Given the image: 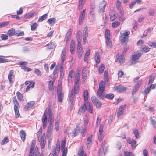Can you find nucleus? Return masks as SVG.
I'll return each instance as SVG.
<instances>
[{
    "mask_svg": "<svg viewBox=\"0 0 156 156\" xmlns=\"http://www.w3.org/2000/svg\"><path fill=\"white\" fill-rule=\"evenodd\" d=\"M79 92V90H78V92H76V89L73 88L71 92V95L69 97L70 101L71 104H72L74 98L75 94H77Z\"/></svg>",
    "mask_w": 156,
    "mask_h": 156,
    "instance_id": "obj_14",
    "label": "nucleus"
},
{
    "mask_svg": "<svg viewBox=\"0 0 156 156\" xmlns=\"http://www.w3.org/2000/svg\"><path fill=\"white\" fill-rule=\"evenodd\" d=\"M66 51L65 49H63L62 51L61 55V65H64V62L66 58Z\"/></svg>",
    "mask_w": 156,
    "mask_h": 156,
    "instance_id": "obj_16",
    "label": "nucleus"
},
{
    "mask_svg": "<svg viewBox=\"0 0 156 156\" xmlns=\"http://www.w3.org/2000/svg\"><path fill=\"white\" fill-rule=\"evenodd\" d=\"M56 151L58 152V153H59L60 151V143L59 140L57 142V143L56 145Z\"/></svg>",
    "mask_w": 156,
    "mask_h": 156,
    "instance_id": "obj_50",
    "label": "nucleus"
},
{
    "mask_svg": "<svg viewBox=\"0 0 156 156\" xmlns=\"http://www.w3.org/2000/svg\"><path fill=\"white\" fill-rule=\"evenodd\" d=\"M35 83L34 82L31 81L29 85L27 87L26 89V91L27 92L29 90L30 88L32 89L34 87Z\"/></svg>",
    "mask_w": 156,
    "mask_h": 156,
    "instance_id": "obj_28",
    "label": "nucleus"
},
{
    "mask_svg": "<svg viewBox=\"0 0 156 156\" xmlns=\"http://www.w3.org/2000/svg\"><path fill=\"white\" fill-rule=\"evenodd\" d=\"M47 114H48L49 115V121L50 122V124H51L52 125V122L54 120V116L52 112L51 111V110L49 109H47Z\"/></svg>",
    "mask_w": 156,
    "mask_h": 156,
    "instance_id": "obj_12",
    "label": "nucleus"
},
{
    "mask_svg": "<svg viewBox=\"0 0 156 156\" xmlns=\"http://www.w3.org/2000/svg\"><path fill=\"white\" fill-rule=\"evenodd\" d=\"M103 125L101 124L99 128V134L98 135V139L100 141H101L102 140L103 138Z\"/></svg>",
    "mask_w": 156,
    "mask_h": 156,
    "instance_id": "obj_13",
    "label": "nucleus"
},
{
    "mask_svg": "<svg viewBox=\"0 0 156 156\" xmlns=\"http://www.w3.org/2000/svg\"><path fill=\"white\" fill-rule=\"evenodd\" d=\"M87 73V68L85 67H83L82 74V76L83 79V80L82 81V83H83L85 80H86Z\"/></svg>",
    "mask_w": 156,
    "mask_h": 156,
    "instance_id": "obj_10",
    "label": "nucleus"
},
{
    "mask_svg": "<svg viewBox=\"0 0 156 156\" xmlns=\"http://www.w3.org/2000/svg\"><path fill=\"white\" fill-rule=\"evenodd\" d=\"M123 52H122V54L120 56H118L117 58L116 61V62H119L120 64L123 63L124 62V57L123 55Z\"/></svg>",
    "mask_w": 156,
    "mask_h": 156,
    "instance_id": "obj_19",
    "label": "nucleus"
},
{
    "mask_svg": "<svg viewBox=\"0 0 156 156\" xmlns=\"http://www.w3.org/2000/svg\"><path fill=\"white\" fill-rule=\"evenodd\" d=\"M148 45L154 48H156V43L151 42H149L148 43Z\"/></svg>",
    "mask_w": 156,
    "mask_h": 156,
    "instance_id": "obj_62",
    "label": "nucleus"
},
{
    "mask_svg": "<svg viewBox=\"0 0 156 156\" xmlns=\"http://www.w3.org/2000/svg\"><path fill=\"white\" fill-rule=\"evenodd\" d=\"M53 129V126L51 124H49L47 133V136L48 138L51 136Z\"/></svg>",
    "mask_w": 156,
    "mask_h": 156,
    "instance_id": "obj_20",
    "label": "nucleus"
},
{
    "mask_svg": "<svg viewBox=\"0 0 156 156\" xmlns=\"http://www.w3.org/2000/svg\"><path fill=\"white\" fill-rule=\"evenodd\" d=\"M84 105H85V109L90 113H92L93 110L92 105H90L88 102H86L84 103Z\"/></svg>",
    "mask_w": 156,
    "mask_h": 156,
    "instance_id": "obj_17",
    "label": "nucleus"
},
{
    "mask_svg": "<svg viewBox=\"0 0 156 156\" xmlns=\"http://www.w3.org/2000/svg\"><path fill=\"white\" fill-rule=\"evenodd\" d=\"M88 27H87L86 26V27L84 28L83 31V36H88Z\"/></svg>",
    "mask_w": 156,
    "mask_h": 156,
    "instance_id": "obj_56",
    "label": "nucleus"
},
{
    "mask_svg": "<svg viewBox=\"0 0 156 156\" xmlns=\"http://www.w3.org/2000/svg\"><path fill=\"white\" fill-rule=\"evenodd\" d=\"M120 23V22H115L112 23V27L114 28H116L118 26Z\"/></svg>",
    "mask_w": 156,
    "mask_h": 156,
    "instance_id": "obj_55",
    "label": "nucleus"
},
{
    "mask_svg": "<svg viewBox=\"0 0 156 156\" xmlns=\"http://www.w3.org/2000/svg\"><path fill=\"white\" fill-rule=\"evenodd\" d=\"M114 97V95L113 94L110 93L105 95V98L111 100L113 99Z\"/></svg>",
    "mask_w": 156,
    "mask_h": 156,
    "instance_id": "obj_52",
    "label": "nucleus"
},
{
    "mask_svg": "<svg viewBox=\"0 0 156 156\" xmlns=\"http://www.w3.org/2000/svg\"><path fill=\"white\" fill-rule=\"evenodd\" d=\"M81 31H78L76 35V37L78 43L80 42V41L81 38Z\"/></svg>",
    "mask_w": 156,
    "mask_h": 156,
    "instance_id": "obj_44",
    "label": "nucleus"
},
{
    "mask_svg": "<svg viewBox=\"0 0 156 156\" xmlns=\"http://www.w3.org/2000/svg\"><path fill=\"white\" fill-rule=\"evenodd\" d=\"M47 108L46 109L44 115L42 117V122H43V128L44 129H45L47 125Z\"/></svg>",
    "mask_w": 156,
    "mask_h": 156,
    "instance_id": "obj_6",
    "label": "nucleus"
},
{
    "mask_svg": "<svg viewBox=\"0 0 156 156\" xmlns=\"http://www.w3.org/2000/svg\"><path fill=\"white\" fill-rule=\"evenodd\" d=\"M106 44L109 47H111L112 46V44L110 38L106 39Z\"/></svg>",
    "mask_w": 156,
    "mask_h": 156,
    "instance_id": "obj_47",
    "label": "nucleus"
},
{
    "mask_svg": "<svg viewBox=\"0 0 156 156\" xmlns=\"http://www.w3.org/2000/svg\"><path fill=\"white\" fill-rule=\"evenodd\" d=\"M85 105H84V104L81 106L78 112V113L79 114L81 115L82 114L84 113L85 109Z\"/></svg>",
    "mask_w": 156,
    "mask_h": 156,
    "instance_id": "obj_34",
    "label": "nucleus"
},
{
    "mask_svg": "<svg viewBox=\"0 0 156 156\" xmlns=\"http://www.w3.org/2000/svg\"><path fill=\"white\" fill-rule=\"evenodd\" d=\"M75 41L73 40H72L70 43V51L72 54H74L75 53Z\"/></svg>",
    "mask_w": 156,
    "mask_h": 156,
    "instance_id": "obj_18",
    "label": "nucleus"
},
{
    "mask_svg": "<svg viewBox=\"0 0 156 156\" xmlns=\"http://www.w3.org/2000/svg\"><path fill=\"white\" fill-rule=\"evenodd\" d=\"M15 73L13 70H11L9 71L8 76V79L10 83H13V82L12 81V78L15 77Z\"/></svg>",
    "mask_w": 156,
    "mask_h": 156,
    "instance_id": "obj_8",
    "label": "nucleus"
},
{
    "mask_svg": "<svg viewBox=\"0 0 156 156\" xmlns=\"http://www.w3.org/2000/svg\"><path fill=\"white\" fill-rule=\"evenodd\" d=\"M15 34V30L14 28H11L8 30L7 34L10 37L14 35Z\"/></svg>",
    "mask_w": 156,
    "mask_h": 156,
    "instance_id": "obj_31",
    "label": "nucleus"
},
{
    "mask_svg": "<svg viewBox=\"0 0 156 156\" xmlns=\"http://www.w3.org/2000/svg\"><path fill=\"white\" fill-rule=\"evenodd\" d=\"M45 46L47 47V48L48 49H52L54 48L55 44L54 43H51L47 44Z\"/></svg>",
    "mask_w": 156,
    "mask_h": 156,
    "instance_id": "obj_48",
    "label": "nucleus"
},
{
    "mask_svg": "<svg viewBox=\"0 0 156 156\" xmlns=\"http://www.w3.org/2000/svg\"><path fill=\"white\" fill-rule=\"evenodd\" d=\"M61 151L62 152V156H66L67 152V147H66L64 149H61Z\"/></svg>",
    "mask_w": 156,
    "mask_h": 156,
    "instance_id": "obj_51",
    "label": "nucleus"
},
{
    "mask_svg": "<svg viewBox=\"0 0 156 156\" xmlns=\"http://www.w3.org/2000/svg\"><path fill=\"white\" fill-rule=\"evenodd\" d=\"M16 94L18 99L20 101H22L23 100V96L22 94L19 91L16 92Z\"/></svg>",
    "mask_w": 156,
    "mask_h": 156,
    "instance_id": "obj_42",
    "label": "nucleus"
},
{
    "mask_svg": "<svg viewBox=\"0 0 156 156\" xmlns=\"http://www.w3.org/2000/svg\"><path fill=\"white\" fill-rule=\"evenodd\" d=\"M57 94L58 95V101L60 102H61L63 98V94H62L60 90H58Z\"/></svg>",
    "mask_w": 156,
    "mask_h": 156,
    "instance_id": "obj_24",
    "label": "nucleus"
},
{
    "mask_svg": "<svg viewBox=\"0 0 156 156\" xmlns=\"http://www.w3.org/2000/svg\"><path fill=\"white\" fill-rule=\"evenodd\" d=\"M130 34V32L129 31H125L122 34L121 36H123L125 37H128V36Z\"/></svg>",
    "mask_w": 156,
    "mask_h": 156,
    "instance_id": "obj_61",
    "label": "nucleus"
},
{
    "mask_svg": "<svg viewBox=\"0 0 156 156\" xmlns=\"http://www.w3.org/2000/svg\"><path fill=\"white\" fill-rule=\"evenodd\" d=\"M148 13L151 16H153L154 15V10L152 8H150L148 10Z\"/></svg>",
    "mask_w": 156,
    "mask_h": 156,
    "instance_id": "obj_64",
    "label": "nucleus"
},
{
    "mask_svg": "<svg viewBox=\"0 0 156 156\" xmlns=\"http://www.w3.org/2000/svg\"><path fill=\"white\" fill-rule=\"evenodd\" d=\"M64 65H61L60 71V76L61 77L63 78L64 75Z\"/></svg>",
    "mask_w": 156,
    "mask_h": 156,
    "instance_id": "obj_37",
    "label": "nucleus"
},
{
    "mask_svg": "<svg viewBox=\"0 0 156 156\" xmlns=\"http://www.w3.org/2000/svg\"><path fill=\"white\" fill-rule=\"evenodd\" d=\"M105 144L106 143L105 141L102 142L99 151V153L101 155L103 154L104 150V146Z\"/></svg>",
    "mask_w": 156,
    "mask_h": 156,
    "instance_id": "obj_29",
    "label": "nucleus"
},
{
    "mask_svg": "<svg viewBox=\"0 0 156 156\" xmlns=\"http://www.w3.org/2000/svg\"><path fill=\"white\" fill-rule=\"evenodd\" d=\"M141 56V54L139 53H138L137 54H134L132 56V60L131 62V64H134L136 63L137 62L138 60Z\"/></svg>",
    "mask_w": 156,
    "mask_h": 156,
    "instance_id": "obj_9",
    "label": "nucleus"
},
{
    "mask_svg": "<svg viewBox=\"0 0 156 156\" xmlns=\"http://www.w3.org/2000/svg\"><path fill=\"white\" fill-rule=\"evenodd\" d=\"M34 103V101L28 102L25 106V109L27 110L30 109L32 107H33Z\"/></svg>",
    "mask_w": 156,
    "mask_h": 156,
    "instance_id": "obj_21",
    "label": "nucleus"
},
{
    "mask_svg": "<svg viewBox=\"0 0 156 156\" xmlns=\"http://www.w3.org/2000/svg\"><path fill=\"white\" fill-rule=\"evenodd\" d=\"M138 79L139 78L137 77L134 80L135 82H137V83L134 86L132 92V94L133 96L138 90L142 82V81L141 80L138 81Z\"/></svg>",
    "mask_w": 156,
    "mask_h": 156,
    "instance_id": "obj_4",
    "label": "nucleus"
},
{
    "mask_svg": "<svg viewBox=\"0 0 156 156\" xmlns=\"http://www.w3.org/2000/svg\"><path fill=\"white\" fill-rule=\"evenodd\" d=\"M56 20L54 18L49 19L47 21L48 23L50 25H53L55 22Z\"/></svg>",
    "mask_w": 156,
    "mask_h": 156,
    "instance_id": "obj_26",
    "label": "nucleus"
},
{
    "mask_svg": "<svg viewBox=\"0 0 156 156\" xmlns=\"http://www.w3.org/2000/svg\"><path fill=\"white\" fill-rule=\"evenodd\" d=\"M90 51V49L86 51L84 58L85 62H86L89 58Z\"/></svg>",
    "mask_w": 156,
    "mask_h": 156,
    "instance_id": "obj_35",
    "label": "nucleus"
},
{
    "mask_svg": "<svg viewBox=\"0 0 156 156\" xmlns=\"http://www.w3.org/2000/svg\"><path fill=\"white\" fill-rule=\"evenodd\" d=\"M126 105H125L124 106H120L118 110V112H121L122 113H124V110L126 108Z\"/></svg>",
    "mask_w": 156,
    "mask_h": 156,
    "instance_id": "obj_46",
    "label": "nucleus"
},
{
    "mask_svg": "<svg viewBox=\"0 0 156 156\" xmlns=\"http://www.w3.org/2000/svg\"><path fill=\"white\" fill-rule=\"evenodd\" d=\"M116 6L119 11L121 16H122L124 14L122 8L121 7V2L117 0L116 3Z\"/></svg>",
    "mask_w": 156,
    "mask_h": 156,
    "instance_id": "obj_11",
    "label": "nucleus"
},
{
    "mask_svg": "<svg viewBox=\"0 0 156 156\" xmlns=\"http://www.w3.org/2000/svg\"><path fill=\"white\" fill-rule=\"evenodd\" d=\"M86 127L85 126H84L83 127L82 129L81 132V134L82 136H85V134L86 131Z\"/></svg>",
    "mask_w": 156,
    "mask_h": 156,
    "instance_id": "obj_60",
    "label": "nucleus"
},
{
    "mask_svg": "<svg viewBox=\"0 0 156 156\" xmlns=\"http://www.w3.org/2000/svg\"><path fill=\"white\" fill-rule=\"evenodd\" d=\"M42 132V129H40L38 132L37 138L38 141L40 142L41 147L42 149L44 148L45 144V134L44 133L41 136H40V134Z\"/></svg>",
    "mask_w": 156,
    "mask_h": 156,
    "instance_id": "obj_2",
    "label": "nucleus"
},
{
    "mask_svg": "<svg viewBox=\"0 0 156 156\" xmlns=\"http://www.w3.org/2000/svg\"><path fill=\"white\" fill-rule=\"evenodd\" d=\"M83 48L82 45L81 44L80 42L78 43L77 51V52H82Z\"/></svg>",
    "mask_w": 156,
    "mask_h": 156,
    "instance_id": "obj_53",
    "label": "nucleus"
},
{
    "mask_svg": "<svg viewBox=\"0 0 156 156\" xmlns=\"http://www.w3.org/2000/svg\"><path fill=\"white\" fill-rule=\"evenodd\" d=\"M95 59L96 63L98 64L100 62V56L99 55V53L96 52H95Z\"/></svg>",
    "mask_w": 156,
    "mask_h": 156,
    "instance_id": "obj_25",
    "label": "nucleus"
},
{
    "mask_svg": "<svg viewBox=\"0 0 156 156\" xmlns=\"http://www.w3.org/2000/svg\"><path fill=\"white\" fill-rule=\"evenodd\" d=\"M54 81L50 80L49 82L48 87L50 91H51L53 88Z\"/></svg>",
    "mask_w": 156,
    "mask_h": 156,
    "instance_id": "obj_49",
    "label": "nucleus"
},
{
    "mask_svg": "<svg viewBox=\"0 0 156 156\" xmlns=\"http://www.w3.org/2000/svg\"><path fill=\"white\" fill-rule=\"evenodd\" d=\"M38 24L36 23H34L31 25V28L32 31H33L36 29L38 27Z\"/></svg>",
    "mask_w": 156,
    "mask_h": 156,
    "instance_id": "obj_54",
    "label": "nucleus"
},
{
    "mask_svg": "<svg viewBox=\"0 0 156 156\" xmlns=\"http://www.w3.org/2000/svg\"><path fill=\"white\" fill-rule=\"evenodd\" d=\"M5 57L0 56V63H5L8 61V60L5 59Z\"/></svg>",
    "mask_w": 156,
    "mask_h": 156,
    "instance_id": "obj_45",
    "label": "nucleus"
},
{
    "mask_svg": "<svg viewBox=\"0 0 156 156\" xmlns=\"http://www.w3.org/2000/svg\"><path fill=\"white\" fill-rule=\"evenodd\" d=\"M133 133L134 134L136 138L137 139L139 137V133L137 129H134L133 130Z\"/></svg>",
    "mask_w": 156,
    "mask_h": 156,
    "instance_id": "obj_57",
    "label": "nucleus"
},
{
    "mask_svg": "<svg viewBox=\"0 0 156 156\" xmlns=\"http://www.w3.org/2000/svg\"><path fill=\"white\" fill-rule=\"evenodd\" d=\"M105 88L104 82L101 81L99 83V88L97 93V96L100 99H103L105 98V95L103 93Z\"/></svg>",
    "mask_w": 156,
    "mask_h": 156,
    "instance_id": "obj_1",
    "label": "nucleus"
},
{
    "mask_svg": "<svg viewBox=\"0 0 156 156\" xmlns=\"http://www.w3.org/2000/svg\"><path fill=\"white\" fill-rule=\"evenodd\" d=\"M34 73L37 75L39 76H41L42 74L41 73L38 69H36L35 70Z\"/></svg>",
    "mask_w": 156,
    "mask_h": 156,
    "instance_id": "obj_63",
    "label": "nucleus"
},
{
    "mask_svg": "<svg viewBox=\"0 0 156 156\" xmlns=\"http://www.w3.org/2000/svg\"><path fill=\"white\" fill-rule=\"evenodd\" d=\"M150 48L149 47L147 46H144L142 48V51L145 53H147L149 51Z\"/></svg>",
    "mask_w": 156,
    "mask_h": 156,
    "instance_id": "obj_43",
    "label": "nucleus"
},
{
    "mask_svg": "<svg viewBox=\"0 0 156 156\" xmlns=\"http://www.w3.org/2000/svg\"><path fill=\"white\" fill-rule=\"evenodd\" d=\"M113 90H114L118 92L122 93L126 91V89L124 87L121 86H115L113 88Z\"/></svg>",
    "mask_w": 156,
    "mask_h": 156,
    "instance_id": "obj_7",
    "label": "nucleus"
},
{
    "mask_svg": "<svg viewBox=\"0 0 156 156\" xmlns=\"http://www.w3.org/2000/svg\"><path fill=\"white\" fill-rule=\"evenodd\" d=\"M105 66L103 64H101L99 67L98 72L99 74H101L103 72Z\"/></svg>",
    "mask_w": 156,
    "mask_h": 156,
    "instance_id": "obj_40",
    "label": "nucleus"
},
{
    "mask_svg": "<svg viewBox=\"0 0 156 156\" xmlns=\"http://www.w3.org/2000/svg\"><path fill=\"white\" fill-rule=\"evenodd\" d=\"M79 156H87V154L84 153V150L82 149H80L78 151Z\"/></svg>",
    "mask_w": 156,
    "mask_h": 156,
    "instance_id": "obj_41",
    "label": "nucleus"
},
{
    "mask_svg": "<svg viewBox=\"0 0 156 156\" xmlns=\"http://www.w3.org/2000/svg\"><path fill=\"white\" fill-rule=\"evenodd\" d=\"M91 100L94 105L97 108H101L102 104L101 101L95 96H93L91 97Z\"/></svg>",
    "mask_w": 156,
    "mask_h": 156,
    "instance_id": "obj_5",
    "label": "nucleus"
},
{
    "mask_svg": "<svg viewBox=\"0 0 156 156\" xmlns=\"http://www.w3.org/2000/svg\"><path fill=\"white\" fill-rule=\"evenodd\" d=\"M80 83V73L78 72L77 74H76L75 76L74 87L73 89H76V92H78L79 90Z\"/></svg>",
    "mask_w": 156,
    "mask_h": 156,
    "instance_id": "obj_3",
    "label": "nucleus"
},
{
    "mask_svg": "<svg viewBox=\"0 0 156 156\" xmlns=\"http://www.w3.org/2000/svg\"><path fill=\"white\" fill-rule=\"evenodd\" d=\"M128 39V37L121 36L120 37V40L122 43L126 44L127 43Z\"/></svg>",
    "mask_w": 156,
    "mask_h": 156,
    "instance_id": "obj_32",
    "label": "nucleus"
},
{
    "mask_svg": "<svg viewBox=\"0 0 156 156\" xmlns=\"http://www.w3.org/2000/svg\"><path fill=\"white\" fill-rule=\"evenodd\" d=\"M110 20L111 21H113L117 18V14L116 12L114 10L111 11L109 13Z\"/></svg>",
    "mask_w": 156,
    "mask_h": 156,
    "instance_id": "obj_15",
    "label": "nucleus"
},
{
    "mask_svg": "<svg viewBox=\"0 0 156 156\" xmlns=\"http://www.w3.org/2000/svg\"><path fill=\"white\" fill-rule=\"evenodd\" d=\"M20 135L22 140L24 141L25 139L26 133L24 131L21 130L20 132Z\"/></svg>",
    "mask_w": 156,
    "mask_h": 156,
    "instance_id": "obj_30",
    "label": "nucleus"
},
{
    "mask_svg": "<svg viewBox=\"0 0 156 156\" xmlns=\"http://www.w3.org/2000/svg\"><path fill=\"white\" fill-rule=\"evenodd\" d=\"M105 37L106 39L110 38V32L108 29H106L105 30Z\"/></svg>",
    "mask_w": 156,
    "mask_h": 156,
    "instance_id": "obj_38",
    "label": "nucleus"
},
{
    "mask_svg": "<svg viewBox=\"0 0 156 156\" xmlns=\"http://www.w3.org/2000/svg\"><path fill=\"white\" fill-rule=\"evenodd\" d=\"M0 37L2 40H5L8 39V37L6 34H2L1 35Z\"/></svg>",
    "mask_w": 156,
    "mask_h": 156,
    "instance_id": "obj_59",
    "label": "nucleus"
},
{
    "mask_svg": "<svg viewBox=\"0 0 156 156\" xmlns=\"http://www.w3.org/2000/svg\"><path fill=\"white\" fill-rule=\"evenodd\" d=\"M79 129V127L77 126L76 128L74 129L72 133L73 137H74L78 134L80 131Z\"/></svg>",
    "mask_w": 156,
    "mask_h": 156,
    "instance_id": "obj_27",
    "label": "nucleus"
},
{
    "mask_svg": "<svg viewBox=\"0 0 156 156\" xmlns=\"http://www.w3.org/2000/svg\"><path fill=\"white\" fill-rule=\"evenodd\" d=\"M84 100L86 101L88 99V92L87 90H85L83 92Z\"/></svg>",
    "mask_w": 156,
    "mask_h": 156,
    "instance_id": "obj_33",
    "label": "nucleus"
},
{
    "mask_svg": "<svg viewBox=\"0 0 156 156\" xmlns=\"http://www.w3.org/2000/svg\"><path fill=\"white\" fill-rule=\"evenodd\" d=\"M47 14H45L39 18L38 19V21L39 22H41L44 20H45L47 18Z\"/></svg>",
    "mask_w": 156,
    "mask_h": 156,
    "instance_id": "obj_36",
    "label": "nucleus"
},
{
    "mask_svg": "<svg viewBox=\"0 0 156 156\" xmlns=\"http://www.w3.org/2000/svg\"><path fill=\"white\" fill-rule=\"evenodd\" d=\"M106 2L103 1L99 5L100 12L102 13L104 11L105 7L106 5Z\"/></svg>",
    "mask_w": 156,
    "mask_h": 156,
    "instance_id": "obj_22",
    "label": "nucleus"
},
{
    "mask_svg": "<svg viewBox=\"0 0 156 156\" xmlns=\"http://www.w3.org/2000/svg\"><path fill=\"white\" fill-rule=\"evenodd\" d=\"M58 154L56 150H53L52 152L51 153V156H58Z\"/></svg>",
    "mask_w": 156,
    "mask_h": 156,
    "instance_id": "obj_58",
    "label": "nucleus"
},
{
    "mask_svg": "<svg viewBox=\"0 0 156 156\" xmlns=\"http://www.w3.org/2000/svg\"><path fill=\"white\" fill-rule=\"evenodd\" d=\"M75 73L74 72L73 70H71L69 73L68 81L69 83H72L73 81L72 78Z\"/></svg>",
    "mask_w": 156,
    "mask_h": 156,
    "instance_id": "obj_23",
    "label": "nucleus"
},
{
    "mask_svg": "<svg viewBox=\"0 0 156 156\" xmlns=\"http://www.w3.org/2000/svg\"><path fill=\"white\" fill-rule=\"evenodd\" d=\"M85 2V0H79L78 5V9H81L82 8Z\"/></svg>",
    "mask_w": 156,
    "mask_h": 156,
    "instance_id": "obj_39",
    "label": "nucleus"
}]
</instances>
